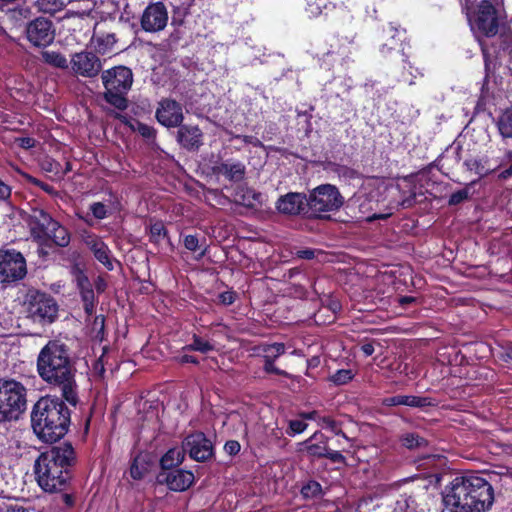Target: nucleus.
<instances>
[{"instance_id": "obj_8", "label": "nucleus", "mask_w": 512, "mask_h": 512, "mask_svg": "<svg viewBox=\"0 0 512 512\" xmlns=\"http://www.w3.org/2000/svg\"><path fill=\"white\" fill-rule=\"evenodd\" d=\"M309 216L326 218V213L338 211L344 204V197L338 188L322 184L310 191L307 196Z\"/></svg>"}, {"instance_id": "obj_6", "label": "nucleus", "mask_w": 512, "mask_h": 512, "mask_svg": "<svg viewBox=\"0 0 512 512\" xmlns=\"http://www.w3.org/2000/svg\"><path fill=\"white\" fill-rule=\"evenodd\" d=\"M27 223L31 237L41 245L52 241L57 246L65 247L70 242L67 229L41 208L31 210Z\"/></svg>"}, {"instance_id": "obj_15", "label": "nucleus", "mask_w": 512, "mask_h": 512, "mask_svg": "<svg viewBox=\"0 0 512 512\" xmlns=\"http://www.w3.org/2000/svg\"><path fill=\"white\" fill-rule=\"evenodd\" d=\"M183 449L198 462L207 461L213 456V445L202 432L188 435L183 440Z\"/></svg>"}, {"instance_id": "obj_49", "label": "nucleus", "mask_w": 512, "mask_h": 512, "mask_svg": "<svg viewBox=\"0 0 512 512\" xmlns=\"http://www.w3.org/2000/svg\"><path fill=\"white\" fill-rule=\"evenodd\" d=\"M11 187L0 179V201H7L11 197Z\"/></svg>"}, {"instance_id": "obj_35", "label": "nucleus", "mask_w": 512, "mask_h": 512, "mask_svg": "<svg viewBox=\"0 0 512 512\" xmlns=\"http://www.w3.org/2000/svg\"><path fill=\"white\" fill-rule=\"evenodd\" d=\"M486 162L484 159H469L464 164L468 170L475 171L478 175L484 176L491 171L485 166Z\"/></svg>"}, {"instance_id": "obj_46", "label": "nucleus", "mask_w": 512, "mask_h": 512, "mask_svg": "<svg viewBox=\"0 0 512 512\" xmlns=\"http://www.w3.org/2000/svg\"><path fill=\"white\" fill-rule=\"evenodd\" d=\"M90 210L97 219H104L107 216L106 206L101 202L93 203L90 206Z\"/></svg>"}, {"instance_id": "obj_5", "label": "nucleus", "mask_w": 512, "mask_h": 512, "mask_svg": "<svg viewBox=\"0 0 512 512\" xmlns=\"http://www.w3.org/2000/svg\"><path fill=\"white\" fill-rule=\"evenodd\" d=\"M474 28L484 57L485 67L488 69L492 54L506 49V44L508 41H512V37L501 33L497 37V41L500 42L499 46L496 47L493 44L492 47H489L484 38H493L498 35L499 20L495 7L488 0H481Z\"/></svg>"}, {"instance_id": "obj_17", "label": "nucleus", "mask_w": 512, "mask_h": 512, "mask_svg": "<svg viewBox=\"0 0 512 512\" xmlns=\"http://www.w3.org/2000/svg\"><path fill=\"white\" fill-rule=\"evenodd\" d=\"M276 209L284 215L309 214L307 195L299 192H289L280 196L276 202Z\"/></svg>"}, {"instance_id": "obj_59", "label": "nucleus", "mask_w": 512, "mask_h": 512, "mask_svg": "<svg viewBox=\"0 0 512 512\" xmlns=\"http://www.w3.org/2000/svg\"><path fill=\"white\" fill-rule=\"evenodd\" d=\"M478 0H460L462 7L466 10H470Z\"/></svg>"}, {"instance_id": "obj_48", "label": "nucleus", "mask_w": 512, "mask_h": 512, "mask_svg": "<svg viewBox=\"0 0 512 512\" xmlns=\"http://www.w3.org/2000/svg\"><path fill=\"white\" fill-rule=\"evenodd\" d=\"M322 422H323L325 428H329L336 435L342 434L346 438L344 433H342L341 429L338 427L337 423L333 419L324 417V418H322Z\"/></svg>"}, {"instance_id": "obj_4", "label": "nucleus", "mask_w": 512, "mask_h": 512, "mask_svg": "<svg viewBox=\"0 0 512 512\" xmlns=\"http://www.w3.org/2000/svg\"><path fill=\"white\" fill-rule=\"evenodd\" d=\"M31 423L35 434L44 442H55L68 431L70 411L57 397H41L33 406Z\"/></svg>"}, {"instance_id": "obj_36", "label": "nucleus", "mask_w": 512, "mask_h": 512, "mask_svg": "<svg viewBox=\"0 0 512 512\" xmlns=\"http://www.w3.org/2000/svg\"><path fill=\"white\" fill-rule=\"evenodd\" d=\"M187 349L199 351L201 353H208L214 350V345L209 341L202 339L201 337L194 335L193 342L187 346Z\"/></svg>"}, {"instance_id": "obj_60", "label": "nucleus", "mask_w": 512, "mask_h": 512, "mask_svg": "<svg viewBox=\"0 0 512 512\" xmlns=\"http://www.w3.org/2000/svg\"><path fill=\"white\" fill-rule=\"evenodd\" d=\"M300 416L303 419L312 420V419H316V417L318 416V412L317 411H311V412H307V413H301Z\"/></svg>"}, {"instance_id": "obj_47", "label": "nucleus", "mask_w": 512, "mask_h": 512, "mask_svg": "<svg viewBox=\"0 0 512 512\" xmlns=\"http://www.w3.org/2000/svg\"><path fill=\"white\" fill-rule=\"evenodd\" d=\"M29 182L39 188H41L43 191H45L46 193L50 194V195H53L55 194V189L52 185H49L45 182H42L41 180L37 179V178H34L32 176H30L28 178Z\"/></svg>"}, {"instance_id": "obj_13", "label": "nucleus", "mask_w": 512, "mask_h": 512, "mask_svg": "<svg viewBox=\"0 0 512 512\" xmlns=\"http://www.w3.org/2000/svg\"><path fill=\"white\" fill-rule=\"evenodd\" d=\"M69 68L77 76L93 78L100 73L102 62L95 53L85 50L71 55Z\"/></svg>"}, {"instance_id": "obj_33", "label": "nucleus", "mask_w": 512, "mask_h": 512, "mask_svg": "<svg viewBox=\"0 0 512 512\" xmlns=\"http://www.w3.org/2000/svg\"><path fill=\"white\" fill-rule=\"evenodd\" d=\"M301 494L306 499H318L323 495V490L320 483L310 480L302 486Z\"/></svg>"}, {"instance_id": "obj_11", "label": "nucleus", "mask_w": 512, "mask_h": 512, "mask_svg": "<svg viewBox=\"0 0 512 512\" xmlns=\"http://www.w3.org/2000/svg\"><path fill=\"white\" fill-rule=\"evenodd\" d=\"M27 274L24 256L15 250L0 251V283L17 282Z\"/></svg>"}, {"instance_id": "obj_50", "label": "nucleus", "mask_w": 512, "mask_h": 512, "mask_svg": "<svg viewBox=\"0 0 512 512\" xmlns=\"http://www.w3.org/2000/svg\"><path fill=\"white\" fill-rule=\"evenodd\" d=\"M224 450L229 455H236L240 451V444L237 441H227L224 445Z\"/></svg>"}, {"instance_id": "obj_14", "label": "nucleus", "mask_w": 512, "mask_h": 512, "mask_svg": "<svg viewBox=\"0 0 512 512\" xmlns=\"http://www.w3.org/2000/svg\"><path fill=\"white\" fill-rule=\"evenodd\" d=\"M117 41L116 34L107 29V23L99 22L93 28L89 46L93 53L104 56L115 51Z\"/></svg>"}, {"instance_id": "obj_19", "label": "nucleus", "mask_w": 512, "mask_h": 512, "mask_svg": "<svg viewBox=\"0 0 512 512\" xmlns=\"http://www.w3.org/2000/svg\"><path fill=\"white\" fill-rule=\"evenodd\" d=\"M213 172L224 176L229 181L239 182L245 177L246 167L241 161L229 159L215 165Z\"/></svg>"}, {"instance_id": "obj_21", "label": "nucleus", "mask_w": 512, "mask_h": 512, "mask_svg": "<svg viewBox=\"0 0 512 512\" xmlns=\"http://www.w3.org/2000/svg\"><path fill=\"white\" fill-rule=\"evenodd\" d=\"M177 140L186 149H197L202 144V132L197 126L183 125L177 131Z\"/></svg>"}, {"instance_id": "obj_1", "label": "nucleus", "mask_w": 512, "mask_h": 512, "mask_svg": "<svg viewBox=\"0 0 512 512\" xmlns=\"http://www.w3.org/2000/svg\"><path fill=\"white\" fill-rule=\"evenodd\" d=\"M36 367L39 377L45 383L58 388L70 404H77V370L65 343L59 340L48 341L38 354Z\"/></svg>"}, {"instance_id": "obj_55", "label": "nucleus", "mask_w": 512, "mask_h": 512, "mask_svg": "<svg viewBox=\"0 0 512 512\" xmlns=\"http://www.w3.org/2000/svg\"><path fill=\"white\" fill-rule=\"evenodd\" d=\"M361 351L365 356H371L374 353V346L372 343H364L361 346Z\"/></svg>"}, {"instance_id": "obj_40", "label": "nucleus", "mask_w": 512, "mask_h": 512, "mask_svg": "<svg viewBox=\"0 0 512 512\" xmlns=\"http://www.w3.org/2000/svg\"><path fill=\"white\" fill-rule=\"evenodd\" d=\"M275 359L271 358V354L264 356V370L268 373H274L291 378L292 376L284 370H281L274 365Z\"/></svg>"}, {"instance_id": "obj_10", "label": "nucleus", "mask_w": 512, "mask_h": 512, "mask_svg": "<svg viewBox=\"0 0 512 512\" xmlns=\"http://www.w3.org/2000/svg\"><path fill=\"white\" fill-rule=\"evenodd\" d=\"M28 317L33 321L48 322L54 321L57 315V304L53 298L38 291L29 292L26 300Z\"/></svg>"}, {"instance_id": "obj_30", "label": "nucleus", "mask_w": 512, "mask_h": 512, "mask_svg": "<svg viewBox=\"0 0 512 512\" xmlns=\"http://www.w3.org/2000/svg\"><path fill=\"white\" fill-rule=\"evenodd\" d=\"M497 126L504 138H512V108L507 109L499 116Z\"/></svg>"}, {"instance_id": "obj_20", "label": "nucleus", "mask_w": 512, "mask_h": 512, "mask_svg": "<svg viewBox=\"0 0 512 512\" xmlns=\"http://www.w3.org/2000/svg\"><path fill=\"white\" fill-rule=\"evenodd\" d=\"M169 489L173 491H185L194 482V474L191 471L174 469L165 473L164 478Z\"/></svg>"}, {"instance_id": "obj_3", "label": "nucleus", "mask_w": 512, "mask_h": 512, "mask_svg": "<svg viewBox=\"0 0 512 512\" xmlns=\"http://www.w3.org/2000/svg\"><path fill=\"white\" fill-rule=\"evenodd\" d=\"M75 462V451L70 443L64 442L42 452L34 463L38 485L48 493L63 491L71 477L70 468Z\"/></svg>"}, {"instance_id": "obj_44", "label": "nucleus", "mask_w": 512, "mask_h": 512, "mask_svg": "<svg viewBox=\"0 0 512 512\" xmlns=\"http://www.w3.org/2000/svg\"><path fill=\"white\" fill-rule=\"evenodd\" d=\"M328 448L325 445L320 444H308L307 452L309 455L314 457H325L327 454Z\"/></svg>"}, {"instance_id": "obj_54", "label": "nucleus", "mask_w": 512, "mask_h": 512, "mask_svg": "<svg viewBox=\"0 0 512 512\" xmlns=\"http://www.w3.org/2000/svg\"><path fill=\"white\" fill-rule=\"evenodd\" d=\"M237 138L242 139L243 142H245V143L253 144L254 146L261 145V142L253 136L244 135V136H237Z\"/></svg>"}, {"instance_id": "obj_23", "label": "nucleus", "mask_w": 512, "mask_h": 512, "mask_svg": "<svg viewBox=\"0 0 512 512\" xmlns=\"http://www.w3.org/2000/svg\"><path fill=\"white\" fill-rule=\"evenodd\" d=\"M86 244L99 262H101L108 270H113L114 265L110 255V250L100 238L89 236L86 239Z\"/></svg>"}, {"instance_id": "obj_64", "label": "nucleus", "mask_w": 512, "mask_h": 512, "mask_svg": "<svg viewBox=\"0 0 512 512\" xmlns=\"http://www.w3.org/2000/svg\"><path fill=\"white\" fill-rule=\"evenodd\" d=\"M96 287L98 291H103L105 289V283L101 278L98 279Z\"/></svg>"}, {"instance_id": "obj_43", "label": "nucleus", "mask_w": 512, "mask_h": 512, "mask_svg": "<svg viewBox=\"0 0 512 512\" xmlns=\"http://www.w3.org/2000/svg\"><path fill=\"white\" fill-rule=\"evenodd\" d=\"M266 355L271 354L272 359H276L285 352V346L282 343H274L265 348Z\"/></svg>"}, {"instance_id": "obj_57", "label": "nucleus", "mask_w": 512, "mask_h": 512, "mask_svg": "<svg viewBox=\"0 0 512 512\" xmlns=\"http://www.w3.org/2000/svg\"><path fill=\"white\" fill-rule=\"evenodd\" d=\"M6 512H28L23 506L12 504L7 506Z\"/></svg>"}, {"instance_id": "obj_18", "label": "nucleus", "mask_w": 512, "mask_h": 512, "mask_svg": "<svg viewBox=\"0 0 512 512\" xmlns=\"http://www.w3.org/2000/svg\"><path fill=\"white\" fill-rule=\"evenodd\" d=\"M156 118L165 127H178L183 121L180 103L172 99H163L156 110Z\"/></svg>"}, {"instance_id": "obj_28", "label": "nucleus", "mask_w": 512, "mask_h": 512, "mask_svg": "<svg viewBox=\"0 0 512 512\" xmlns=\"http://www.w3.org/2000/svg\"><path fill=\"white\" fill-rule=\"evenodd\" d=\"M186 451L181 448L174 447L167 451L161 458V466L165 470H171L174 466L181 464L184 460Z\"/></svg>"}, {"instance_id": "obj_51", "label": "nucleus", "mask_w": 512, "mask_h": 512, "mask_svg": "<svg viewBox=\"0 0 512 512\" xmlns=\"http://www.w3.org/2000/svg\"><path fill=\"white\" fill-rule=\"evenodd\" d=\"M325 458H328L335 463H345V457L339 451H332L328 449Z\"/></svg>"}, {"instance_id": "obj_7", "label": "nucleus", "mask_w": 512, "mask_h": 512, "mask_svg": "<svg viewBox=\"0 0 512 512\" xmlns=\"http://www.w3.org/2000/svg\"><path fill=\"white\" fill-rule=\"evenodd\" d=\"M27 408V388L16 380H0V422L17 420Z\"/></svg>"}, {"instance_id": "obj_26", "label": "nucleus", "mask_w": 512, "mask_h": 512, "mask_svg": "<svg viewBox=\"0 0 512 512\" xmlns=\"http://www.w3.org/2000/svg\"><path fill=\"white\" fill-rule=\"evenodd\" d=\"M138 419L140 421L153 422L157 419L158 402L141 397L135 401Z\"/></svg>"}, {"instance_id": "obj_37", "label": "nucleus", "mask_w": 512, "mask_h": 512, "mask_svg": "<svg viewBox=\"0 0 512 512\" xmlns=\"http://www.w3.org/2000/svg\"><path fill=\"white\" fill-rule=\"evenodd\" d=\"M130 129L137 131L143 138L147 139L148 141L155 139V129L147 124L136 122V126H134L130 123Z\"/></svg>"}, {"instance_id": "obj_52", "label": "nucleus", "mask_w": 512, "mask_h": 512, "mask_svg": "<svg viewBox=\"0 0 512 512\" xmlns=\"http://www.w3.org/2000/svg\"><path fill=\"white\" fill-rule=\"evenodd\" d=\"M220 302L224 305H231L234 300V294L232 292H223L219 295Z\"/></svg>"}, {"instance_id": "obj_56", "label": "nucleus", "mask_w": 512, "mask_h": 512, "mask_svg": "<svg viewBox=\"0 0 512 512\" xmlns=\"http://www.w3.org/2000/svg\"><path fill=\"white\" fill-rule=\"evenodd\" d=\"M415 203V194H411L409 197L403 199L400 203V205L403 208H409Z\"/></svg>"}, {"instance_id": "obj_9", "label": "nucleus", "mask_w": 512, "mask_h": 512, "mask_svg": "<svg viewBox=\"0 0 512 512\" xmlns=\"http://www.w3.org/2000/svg\"><path fill=\"white\" fill-rule=\"evenodd\" d=\"M105 87L104 98L115 108L123 110L127 107L128 68L116 66L102 73Z\"/></svg>"}, {"instance_id": "obj_38", "label": "nucleus", "mask_w": 512, "mask_h": 512, "mask_svg": "<svg viewBox=\"0 0 512 512\" xmlns=\"http://www.w3.org/2000/svg\"><path fill=\"white\" fill-rule=\"evenodd\" d=\"M105 319L102 315L96 316L91 324L92 337L102 340L104 335Z\"/></svg>"}, {"instance_id": "obj_61", "label": "nucleus", "mask_w": 512, "mask_h": 512, "mask_svg": "<svg viewBox=\"0 0 512 512\" xmlns=\"http://www.w3.org/2000/svg\"><path fill=\"white\" fill-rule=\"evenodd\" d=\"M510 176H512V165L509 168H507L504 171H502L500 173V175H499V177L502 178V179H507Z\"/></svg>"}, {"instance_id": "obj_34", "label": "nucleus", "mask_w": 512, "mask_h": 512, "mask_svg": "<svg viewBox=\"0 0 512 512\" xmlns=\"http://www.w3.org/2000/svg\"><path fill=\"white\" fill-rule=\"evenodd\" d=\"M149 469V462L145 456H137L130 466V475L135 479H140Z\"/></svg>"}, {"instance_id": "obj_2", "label": "nucleus", "mask_w": 512, "mask_h": 512, "mask_svg": "<svg viewBox=\"0 0 512 512\" xmlns=\"http://www.w3.org/2000/svg\"><path fill=\"white\" fill-rule=\"evenodd\" d=\"M494 501L491 484L479 476H457L443 493V502L451 512H486Z\"/></svg>"}, {"instance_id": "obj_53", "label": "nucleus", "mask_w": 512, "mask_h": 512, "mask_svg": "<svg viewBox=\"0 0 512 512\" xmlns=\"http://www.w3.org/2000/svg\"><path fill=\"white\" fill-rule=\"evenodd\" d=\"M298 258L301 259H312L315 256V252L312 249H303L296 252Z\"/></svg>"}, {"instance_id": "obj_32", "label": "nucleus", "mask_w": 512, "mask_h": 512, "mask_svg": "<svg viewBox=\"0 0 512 512\" xmlns=\"http://www.w3.org/2000/svg\"><path fill=\"white\" fill-rule=\"evenodd\" d=\"M400 441L405 448L410 450L427 446V441L417 433L403 434Z\"/></svg>"}, {"instance_id": "obj_58", "label": "nucleus", "mask_w": 512, "mask_h": 512, "mask_svg": "<svg viewBox=\"0 0 512 512\" xmlns=\"http://www.w3.org/2000/svg\"><path fill=\"white\" fill-rule=\"evenodd\" d=\"M415 301H416V299L414 297H412V296H403V297L399 298V303L402 306H406V305H408L410 303H413Z\"/></svg>"}, {"instance_id": "obj_24", "label": "nucleus", "mask_w": 512, "mask_h": 512, "mask_svg": "<svg viewBox=\"0 0 512 512\" xmlns=\"http://www.w3.org/2000/svg\"><path fill=\"white\" fill-rule=\"evenodd\" d=\"M383 404L386 406L405 405L409 407L423 408L432 404L428 397H419L414 395H396L384 399Z\"/></svg>"}, {"instance_id": "obj_25", "label": "nucleus", "mask_w": 512, "mask_h": 512, "mask_svg": "<svg viewBox=\"0 0 512 512\" xmlns=\"http://www.w3.org/2000/svg\"><path fill=\"white\" fill-rule=\"evenodd\" d=\"M77 282L82 297V301L84 302V310L88 316H92L95 307L94 291L91 288V285L87 277H85L84 275H79L77 277Z\"/></svg>"}, {"instance_id": "obj_16", "label": "nucleus", "mask_w": 512, "mask_h": 512, "mask_svg": "<svg viewBox=\"0 0 512 512\" xmlns=\"http://www.w3.org/2000/svg\"><path fill=\"white\" fill-rule=\"evenodd\" d=\"M168 22V12L162 2L150 4L141 17V26L146 32L163 30Z\"/></svg>"}, {"instance_id": "obj_41", "label": "nucleus", "mask_w": 512, "mask_h": 512, "mask_svg": "<svg viewBox=\"0 0 512 512\" xmlns=\"http://www.w3.org/2000/svg\"><path fill=\"white\" fill-rule=\"evenodd\" d=\"M469 197V188L458 190L451 194L449 198V205H458Z\"/></svg>"}, {"instance_id": "obj_39", "label": "nucleus", "mask_w": 512, "mask_h": 512, "mask_svg": "<svg viewBox=\"0 0 512 512\" xmlns=\"http://www.w3.org/2000/svg\"><path fill=\"white\" fill-rule=\"evenodd\" d=\"M150 234H151V239L154 242L159 243L161 240L166 239L167 231L162 222H156L151 225Z\"/></svg>"}, {"instance_id": "obj_27", "label": "nucleus", "mask_w": 512, "mask_h": 512, "mask_svg": "<svg viewBox=\"0 0 512 512\" xmlns=\"http://www.w3.org/2000/svg\"><path fill=\"white\" fill-rule=\"evenodd\" d=\"M183 244L187 250L196 253L194 259L197 261L201 260L206 255L208 250V245L206 244L205 238L200 241L196 235L184 236Z\"/></svg>"}, {"instance_id": "obj_63", "label": "nucleus", "mask_w": 512, "mask_h": 512, "mask_svg": "<svg viewBox=\"0 0 512 512\" xmlns=\"http://www.w3.org/2000/svg\"><path fill=\"white\" fill-rule=\"evenodd\" d=\"M182 362L184 363H197L196 359L193 356L184 355L182 357Z\"/></svg>"}, {"instance_id": "obj_62", "label": "nucleus", "mask_w": 512, "mask_h": 512, "mask_svg": "<svg viewBox=\"0 0 512 512\" xmlns=\"http://www.w3.org/2000/svg\"><path fill=\"white\" fill-rule=\"evenodd\" d=\"M33 146V140L31 138L22 139V147L30 148Z\"/></svg>"}, {"instance_id": "obj_42", "label": "nucleus", "mask_w": 512, "mask_h": 512, "mask_svg": "<svg viewBox=\"0 0 512 512\" xmlns=\"http://www.w3.org/2000/svg\"><path fill=\"white\" fill-rule=\"evenodd\" d=\"M352 379V373L350 370H338L335 374L331 376V380L338 385H342L347 383Z\"/></svg>"}, {"instance_id": "obj_31", "label": "nucleus", "mask_w": 512, "mask_h": 512, "mask_svg": "<svg viewBox=\"0 0 512 512\" xmlns=\"http://www.w3.org/2000/svg\"><path fill=\"white\" fill-rule=\"evenodd\" d=\"M36 6L43 13L55 14L64 9L66 0H37Z\"/></svg>"}, {"instance_id": "obj_22", "label": "nucleus", "mask_w": 512, "mask_h": 512, "mask_svg": "<svg viewBox=\"0 0 512 512\" xmlns=\"http://www.w3.org/2000/svg\"><path fill=\"white\" fill-rule=\"evenodd\" d=\"M234 200L247 208L258 209L264 204V195L248 187H239L235 192Z\"/></svg>"}, {"instance_id": "obj_12", "label": "nucleus", "mask_w": 512, "mask_h": 512, "mask_svg": "<svg viewBox=\"0 0 512 512\" xmlns=\"http://www.w3.org/2000/svg\"><path fill=\"white\" fill-rule=\"evenodd\" d=\"M25 34L34 47L45 48L53 43L55 28L48 18L38 17L27 23Z\"/></svg>"}, {"instance_id": "obj_29", "label": "nucleus", "mask_w": 512, "mask_h": 512, "mask_svg": "<svg viewBox=\"0 0 512 512\" xmlns=\"http://www.w3.org/2000/svg\"><path fill=\"white\" fill-rule=\"evenodd\" d=\"M42 60L44 63L59 69H68L70 61L66 57L57 51H43L41 53Z\"/></svg>"}, {"instance_id": "obj_45", "label": "nucleus", "mask_w": 512, "mask_h": 512, "mask_svg": "<svg viewBox=\"0 0 512 512\" xmlns=\"http://www.w3.org/2000/svg\"><path fill=\"white\" fill-rule=\"evenodd\" d=\"M307 428V424L303 420L295 419L289 421V435H295L303 432Z\"/></svg>"}]
</instances>
